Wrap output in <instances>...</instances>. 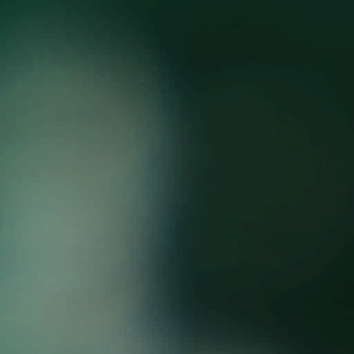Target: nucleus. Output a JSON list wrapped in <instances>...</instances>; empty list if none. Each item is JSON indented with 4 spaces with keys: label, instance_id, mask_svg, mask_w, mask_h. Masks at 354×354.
<instances>
[{
    "label": "nucleus",
    "instance_id": "f03ea898",
    "mask_svg": "<svg viewBox=\"0 0 354 354\" xmlns=\"http://www.w3.org/2000/svg\"><path fill=\"white\" fill-rule=\"evenodd\" d=\"M23 132H25V124H23Z\"/></svg>",
    "mask_w": 354,
    "mask_h": 354
},
{
    "label": "nucleus",
    "instance_id": "39448f33",
    "mask_svg": "<svg viewBox=\"0 0 354 354\" xmlns=\"http://www.w3.org/2000/svg\"><path fill=\"white\" fill-rule=\"evenodd\" d=\"M23 132H25V124H23Z\"/></svg>",
    "mask_w": 354,
    "mask_h": 354
},
{
    "label": "nucleus",
    "instance_id": "20e7f679",
    "mask_svg": "<svg viewBox=\"0 0 354 354\" xmlns=\"http://www.w3.org/2000/svg\"><path fill=\"white\" fill-rule=\"evenodd\" d=\"M23 132H25V124H23Z\"/></svg>",
    "mask_w": 354,
    "mask_h": 354
},
{
    "label": "nucleus",
    "instance_id": "f257e3e1",
    "mask_svg": "<svg viewBox=\"0 0 354 354\" xmlns=\"http://www.w3.org/2000/svg\"><path fill=\"white\" fill-rule=\"evenodd\" d=\"M23 132H25V124H23Z\"/></svg>",
    "mask_w": 354,
    "mask_h": 354
},
{
    "label": "nucleus",
    "instance_id": "423d86ee",
    "mask_svg": "<svg viewBox=\"0 0 354 354\" xmlns=\"http://www.w3.org/2000/svg\"><path fill=\"white\" fill-rule=\"evenodd\" d=\"M23 110H24V111L25 110V108H24V107L23 108Z\"/></svg>",
    "mask_w": 354,
    "mask_h": 354
},
{
    "label": "nucleus",
    "instance_id": "7ed1b4c3",
    "mask_svg": "<svg viewBox=\"0 0 354 354\" xmlns=\"http://www.w3.org/2000/svg\"><path fill=\"white\" fill-rule=\"evenodd\" d=\"M23 132H25V124H23Z\"/></svg>",
    "mask_w": 354,
    "mask_h": 354
}]
</instances>
